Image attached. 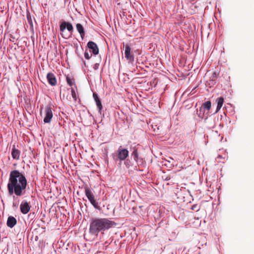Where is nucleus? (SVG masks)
I'll use <instances>...</instances> for the list:
<instances>
[{"instance_id":"nucleus-1","label":"nucleus","mask_w":254,"mask_h":254,"mask_svg":"<svg viewBox=\"0 0 254 254\" xmlns=\"http://www.w3.org/2000/svg\"><path fill=\"white\" fill-rule=\"evenodd\" d=\"M27 180L18 170L12 171L9 175L7 189L10 194L13 193L17 196L24 195L26 191Z\"/></svg>"},{"instance_id":"nucleus-2","label":"nucleus","mask_w":254,"mask_h":254,"mask_svg":"<svg viewBox=\"0 0 254 254\" xmlns=\"http://www.w3.org/2000/svg\"><path fill=\"white\" fill-rule=\"evenodd\" d=\"M116 223H90L89 227L90 233L97 235L100 231H104L112 227L113 224Z\"/></svg>"},{"instance_id":"nucleus-3","label":"nucleus","mask_w":254,"mask_h":254,"mask_svg":"<svg viewBox=\"0 0 254 254\" xmlns=\"http://www.w3.org/2000/svg\"><path fill=\"white\" fill-rule=\"evenodd\" d=\"M61 34L64 39H68L70 37L73 30V28L69 22L64 21L60 26Z\"/></svg>"},{"instance_id":"nucleus-4","label":"nucleus","mask_w":254,"mask_h":254,"mask_svg":"<svg viewBox=\"0 0 254 254\" xmlns=\"http://www.w3.org/2000/svg\"><path fill=\"white\" fill-rule=\"evenodd\" d=\"M84 190L85 195L91 204L95 208L99 210H101V207L95 198V196L92 189L87 186H85L84 187Z\"/></svg>"},{"instance_id":"nucleus-5","label":"nucleus","mask_w":254,"mask_h":254,"mask_svg":"<svg viewBox=\"0 0 254 254\" xmlns=\"http://www.w3.org/2000/svg\"><path fill=\"white\" fill-rule=\"evenodd\" d=\"M53 109L50 105H48L45 107V117L44 119V122L45 123H49L51 122L53 117Z\"/></svg>"},{"instance_id":"nucleus-6","label":"nucleus","mask_w":254,"mask_h":254,"mask_svg":"<svg viewBox=\"0 0 254 254\" xmlns=\"http://www.w3.org/2000/svg\"><path fill=\"white\" fill-rule=\"evenodd\" d=\"M117 158L121 161L125 160L128 155V151L127 149L122 148L120 146L117 151Z\"/></svg>"},{"instance_id":"nucleus-7","label":"nucleus","mask_w":254,"mask_h":254,"mask_svg":"<svg viewBox=\"0 0 254 254\" xmlns=\"http://www.w3.org/2000/svg\"><path fill=\"white\" fill-rule=\"evenodd\" d=\"M125 55L126 59L129 62H132L134 61V56L131 54V48L128 44L126 45Z\"/></svg>"},{"instance_id":"nucleus-8","label":"nucleus","mask_w":254,"mask_h":254,"mask_svg":"<svg viewBox=\"0 0 254 254\" xmlns=\"http://www.w3.org/2000/svg\"><path fill=\"white\" fill-rule=\"evenodd\" d=\"M47 78L49 83L53 86H56L57 83L56 77L54 73L49 72L47 75Z\"/></svg>"},{"instance_id":"nucleus-9","label":"nucleus","mask_w":254,"mask_h":254,"mask_svg":"<svg viewBox=\"0 0 254 254\" xmlns=\"http://www.w3.org/2000/svg\"><path fill=\"white\" fill-rule=\"evenodd\" d=\"M21 212L23 214H27L30 209V206L29 203L26 201H23L20 205Z\"/></svg>"},{"instance_id":"nucleus-10","label":"nucleus","mask_w":254,"mask_h":254,"mask_svg":"<svg viewBox=\"0 0 254 254\" xmlns=\"http://www.w3.org/2000/svg\"><path fill=\"white\" fill-rule=\"evenodd\" d=\"M87 47L91 50L94 55H97L99 53V49L97 44L92 41H89L87 43Z\"/></svg>"},{"instance_id":"nucleus-11","label":"nucleus","mask_w":254,"mask_h":254,"mask_svg":"<svg viewBox=\"0 0 254 254\" xmlns=\"http://www.w3.org/2000/svg\"><path fill=\"white\" fill-rule=\"evenodd\" d=\"M93 97L94 98V99L96 103L97 107L98 109L99 112L101 113V111L102 109V103L99 98L98 95L96 93H93Z\"/></svg>"},{"instance_id":"nucleus-12","label":"nucleus","mask_w":254,"mask_h":254,"mask_svg":"<svg viewBox=\"0 0 254 254\" xmlns=\"http://www.w3.org/2000/svg\"><path fill=\"white\" fill-rule=\"evenodd\" d=\"M211 103L210 101H208L203 103L199 109V114H198V116L202 117V116L200 115V113L202 111V110L206 109L207 111H209L211 108Z\"/></svg>"},{"instance_id":"nucleus-13","label":"nucleus","mask_w":254,"mask_h":254,"mask_svg":"<svg viewBox=\"0 0 254 254\" xmlns=\"http://www.w3.org/2000/svg\"><path fill=\"white\" fill-rule=\"evenodd\" d=\"M20 152L15 148V145L13 146L11 152V156L13 159L18 160L20 157Z\"/></svg>"},{"instance_id":"nucleus-14","label":"nucleus","mask_w":254,"mask_h":254,"mask_svg":"<svg viewBox=\"0 0 254 254\" xmlns=\"http://www.w3.org/2000/svg\"><path fill=\"white\" fill-rule=\"evenodd\" d=\"M76 27L77 30L80 34L82 39H83L85 36V31H84L83 27L82 26V25L81 24L77 23L76 25Z\"/></svg>"},{"instance_id":"nucleus-15","label":"nucleus","mask_w":254,"mask_h":254,"mask_svg":"<svg viewBox=\"0 0 254 254\" xmlns=\"http://www.w3.org/2000/svg\"><path fill=\"white\" fill-rule=\"evenodd\" d=\"M216 101L217 102V106L216 108V112H218L222 107L223 102L224 98L222 97H220L217 98Z\"/></svg>"},{"instance_id":"nucleus-16","label":"nucleus","mask_w":254,"mask_h":254,"mask_svg":"<svg viewBox=\"0 0 254 254\" xmlns=\"http://www.w3.org/2000/svg\"><path fill=\"white\" fill-rule=\"evenodd\" d=\"M66 82H67V84L70 86H72V85H75V87L76 88H77L76 86L75 85V80L73 78H72L70 76H67L66 78Z\"/></svg>"},{"instance_id":"nucleus-17","label":"nucleus","mask_w":254,"mask_h":254,"mask_svg":"<svg viewBox=\"0 0 254 254\" xmlns=\"http://www.w3.org/2000/svg\"><path fill=\"white\" fill-rule=\"evenodd\" d=\"M132 155L133 156L134 160L137 161L138 160V155L137 150L136 149H134L133 150V151L132 153Z\"/></svg>"},{"instance_id":"nucleus-18","label":"nucleus","mask_w":254,"mask_h":254,"mask_svg":"<svg viewBox=\"0 0 254 254\" xmlns=\"http://www.w3.org/2000/svg\"><path fill=\"white\" fill-rule=\"evenodd\" d=\"M71 95H72L73 99H74V101H76V100H77L76 94L75 90L73 88H71Z\"/></svg>"},{"instance_id":"nucleus-19","label":"nucleus","mask_w":254,"mask_h":254,"mask_svg":"<svg viewBox=\"0 0 254 254\" xmlns=\"http://www.w3.org/2000/svg\"><path fill=\"white\" fill-rule=\"evenodd\" d=\"M200 207V205H198V204H193L191 206V209L192 210H196V211H198L199 210Z\"/></svg>"},{"instance_id":"nucleus-20","label":"nucleus","mask_w":254,"mask_h":254,"mask_svg":"<svg viewBox=\"0 0 254 254\" xmlns=\"http://www.w3.org/2000/svg\"><path fill=\"white\" fill-rule=\"evenodd\" d=\"M85 58L87 60H89L92 57V54L89 53L88 52L85 51L84 53Z\"/></svg>"},{"instance_id":"nucleus-21","label":"nucleus","mask_w":254,"mask_h":254,"mask_svg":"<svg viewBox=\"0 0 254 254\" xmlns=\"http://www.w3.org/2000/svg\"><path fill=\"white\" fill-rule=\"evenodd\" d=\"M7 222H16V220L14 217L9 216L7 219Z\"/></svg>"},{"instance_id":"nucleus-22","label":"nucleus","mask_w":254,"mask_h":254,"mask_svg":"<svg viewBox=\"0 0 254 254\" xmlns=\"http://www.w3.org/2000/svg\"><path fill=\"white\" fill-rule=\"evenodd\" d=\"M27 19H28L29 23L30 24H32V19H31V16L29 15H27Z\"/></svg>"},{"instance_id":"nucleus-23","label":"nucleus","mask_w":254,"mask_h":254,"mask_svg":"<svg viewBox=\"0 0 254 254\" xmlns=\"http://www.w3.org/2000/svg\"><path fill=\"white\" fill-rule=\"evenodd\" d=\"M7 226L10 228H13L16 223H6Z\"/></svg>"},{"instance_id":"nucleus-24","label":"nucleus","mask_w":254,"mask_h":254,"mask_svg":"<svg viewBox=\"0 0 254 254\" xmlns=\"http://www.w3.org/2000/svg\"><path fill=\"white\" fill-rule=\"evenodd\" d=\"M104 220H105V219L98 220L96 221H94L93 222H102V223L106 222Z\"/></svg>"},{"instance_id":"nucleus-25","label":"nucleus","mask_w":254,"mask_h":254,"mask_svg":"<svg viewBox=\"0 0 254 254\" xmlns=\"http://www.w3.org/2000/svg\"><path fill=\"white\" fill-rule=\"evenodd\" d=\"M213 75H214H214H215V76H216V72H214V73H213Z\"/></svg>"},{"instance_id":"nucleus-26","label":"nucleus","mask_w":254,"mask_h":254,"mask_svg":"<svg viewBox=\"0 0 254 254\" xmlns=\"http://www.w3.org/2000/svg\"><path fill=\"white\" fill-rule=\"evenodd\" d=\"M65 1H66L67 0H64Z\"/></svg>"}]
</instances>
